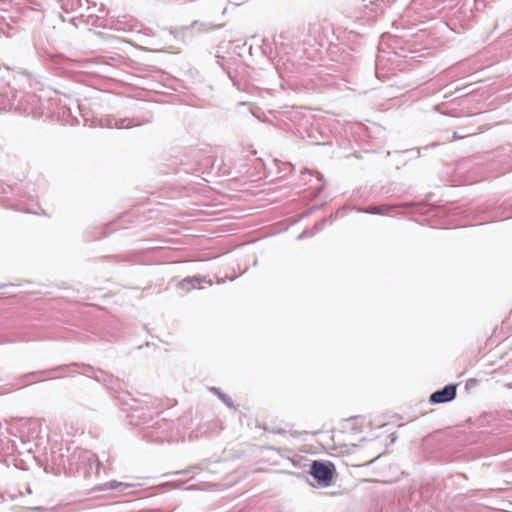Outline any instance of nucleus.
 I'll list each match as a JSON object with an SVG mask.
<instances>
[{
    "label": "nucleus",
    "mask_w": 512,
    "mask_h": 512,
    "mask_svg": "<svg viewBox=\"0 0 512 512\" xmlns=\"http://www.w3.org/2000/svg\"><path fill=\"white\" fill-rule=\"evenodd\" d=\"M335 466L333 463H324L313 461L310 468V474L322 486H329L334 478Z\"/></svg>",
    "instance_id": "obj_1"
},
{
    "label": "nucleus",
    "mask_w": 512,
    "mask_h": 512,
    "mask_svg": "<svg viewBox=\"0 0 512 512\" xmlns=\"http://www.w3.org/2000/svg\"><path fill=\"white\" fill-rule=\"evenodd\" d=\"M456 396V386L447 385L442 390L434 392L430 396L431 403H444L451 401Z\"/></svg>",
    "instance_id": "obj_2"
},
{
    "label": "nucleus",
    "mask_w": 512,
    "mask_h": 512,
    "mask_svg": "<svg viewBox=\"0 0 512 512\" xmlns=\"http://www.w3.org/2000/svg\"><path fill=\"white\" fill-rule=\"evenodd\" d=\"M393 208L394 206L389 205L372 206L366 212L370 214H386Z\"/></svg>",
    "instance_id": "obj_3"
}]
</instances>
